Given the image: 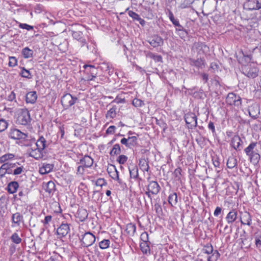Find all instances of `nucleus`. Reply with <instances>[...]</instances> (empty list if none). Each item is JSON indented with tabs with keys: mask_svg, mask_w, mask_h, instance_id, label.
Listing matches in <instances>:
<instances>
[{
	"mask_svg": "<svg viewBox=\"0 0 261 261\" xmlns=\"http://www.w3.org/2000/svg\"><path fill=\"white\" fill-rule=\"evenodd\" d=\"M84 167L83 165L79 166L77 168V174L79 175H83L85 171Z\"/></svg>",
	"mask_w": 261,
	"mask_h": 261,
	"instance_id": "59",
	"label": "nucleus"
},
{
	"mask_svg": "<svg viewBox=\"0 0 261 261\" xmlns=\"http://www.w3.org/2000/svg\"><path fill=\"white\" fill-rule=\"evenodd\" d=\"M139 166L140 169L143 171H148L149 165L148 162L145 159H141L139 161Z\"/></svg>",
	"mask_w": 261,
	"mask_h": 261,
	"instance_id": "29",
	"label": "nucleus"
},
{
	"mask_svg": "<svg viewBox=\"0 0 261 261\" xmlns=\"http://www.w3.org/2000/svg\"><path fill=\"white\" fill-rule=\"evenodd\" d=\"M24 168L23 166H19V167H16V168L14 169V170L12 171V174L14 175H18L22 173L23 171Z\"/></svg>",
	"mask_w": 261,
	"mask_h": 261,
	"instance_id": "46",
	"label": "nucleus"
},
{
	"mask_svg": "<svg viewBox=\"0 0 261 261\" xmlns=\"http://www.w3.org/2000/svg\"><path fill=\"white\" fill-rule=\"evenodd\" d=\"M14 158V155L13 154H5L0 157V164H4L5 162L13 159Z\"/></svg>",
	"mask_w": 261,
	"mask_h": 261,
	"instance_id": "36",
	"label": "nucleus"
},
{
	"mask_svg": "<svg viewBox=\"0 0 261 261\" xmlns=\"http://www.w3.org/2000/svg\"><path fill=\"white\" fill-rule=\"evenodd\" d=\"M87 191V186L83 182H81L79 187V194L81 196H85L86 192Z\"/></svg>",
	"mask_w": 261,
	"mask_h": 261,
	"instance_id": "37",
	"label": "nucleus"
},
{
	"mask_svg": "<svg viewBox=\"0 0 261 261\" xmlns=\"http://www.w3.org/2000/svg\"><path fill=\"white\" fill-rule=\"evenodd\" d=\"M83 67L85 68L86 72L88 74H90L91 76H89L88 79V81H92L96 77L97 74V69L93 65H85Z\"/></svg>",
	"mask_w": 261,
	"mask_h": 261,
	"instance_id": "11",
	"label": "nucleus"
},
{
	"mask_svg": "<svg viewBox=\"0 0 261 261\" xmlns=\"http://www.w3.org/2000/svg\"><path fill=\"white\" fill-rule=\"evenodd\" d=\"M51 219L52 217L51 216H47L45 217L44 220L42 221V223L44 225H46L51 221Z\"/></svg>",
	"mask_w": 261,
	"mask_h": 261,
	"instance_id": "58",
	"label": "nucleus"
},
{
	"mask_svg": "<svg viewBox=\"0 0 261 261\" xmlns=\"http://www.w3.org/2000/svg\"><path fill=\"white\" fill-rule=\"evenodd\" d=\"M54 168L51 164L43 163L39 168V172L41 174H45L51 172Z\"/></svg>",
	"mask_w": 261,
	"mask_h": 261,
	"instance_id": "18",
	"label": "nucleus"
},
{
	"mask_svg": "<svg viewBox=\"0 0 261 261\" xmlns=\"http://www.w3.org/2000/svg\"><path fill=\"white\" fill-rule=\"evenodd\" d=\"M214 251L213 249V247L212 245H207L204 246L203 249V252L204 253L207 254V255H210Z\"/></svg>",
	"mask_w": 261,
	"mask_h": 261,
	"instance_id": "44",
	"label": "nucleus"
},
{
	"mask_svg": "<svg viewBox=\"0 0 261 261\" xmlns=\"http://www.w3.org/2000/svg\"><path fill=\"white\" fill-rule=\"evenodd\" d=\"M96 241V237L90 232H86L81 236V243L84 247L92 245Z\"/></svg>",
	"mask_w": 261,
	"mask_h": 261,
	"instance_id": "4",
	"label": "nucleus"
},
{
	"mask_svg": "<svg viewBox=\"0 0 261 261\" xmlns=\"http://www.w3.org/2000/svg\"><path fill=\"white\" fill-rule=\"evenodd\" d=\"M23 216L19 213L13 214L12 216V227H18L23 223Z\"/></svg>",
	"mask_w": 261,
	"mask_h": 261,
	"instance_id": "10",
	"label": "nucleus"
},
{
	"mask_svg": "<svg viewBox=\"0 0 261 261\" xmlns=\"http://www.w3.org/2000/svg\"><path fill=\"white\" fill-rule=\"evenodd\" d=\"M6 164H7L9 168L11 170V171L12 172L13 170H14V169L15 168H16V167L19 166V164L17 162L15 163H9V162H6Z\"/></svg>",
	"mask_w": 261,
	"mask_h": 261,
	"instance_id": "52",
	"label": "nucleus"
},
{
	"mask_svg": "<svg viewBox=\"0 0 261 261\" xmlns=\"http://www.w3.org/2000/svg\"><path fill=\"white\" fill-rule=\"evenodd\" d=\"M151 57L156 62H161L162 61V57L159 55H151Z\"/></svg>",
	"mask_w": 261,
	"mask_h": 261,
	"instance_id": "63",
	"label": "nucleus"
},
{
	"mask_svg": "<svg viewBox=\"0 0 261 261\" xmlns=\"http://www.w3.org/2000/svg\"><path fill=\"white\" fill-rule=\"evenodd\" d=\"M128 14L134 20H138L140 17V16L138 14L133 12V11H129L128 12Z\"/></svg>",
	"mask_w": 261,
	"mask_h": 261,
	"instance_id": "51",
	"label": "nucleus"
},
{
	"mask_svg": "<svg viewBox=\"0 0 261 261\" xmlns=\"http://www.w3.org/2000/svg\"><path fill=\"white\" fill-rule=\"evenodd\" d=\"M88 215V212L85 209L81 208L77 211L75 217L79 221L83 222L87 219Z\"/></svg>",
	"mask_w": 261,
	"mask_h": 261,
	"instance_id": "16",
	"label": "nucleus"
},
{
	"mask_svg": "<svg viewBox=\"0 0 261 261\" xmlns=\"http://www.w3.org/2000/svg\"><path fill=\"white\" fill-rule=\"evenodd\" d=\"M17 64V60L14 57H10L9 58V65L10 67H15Z\"/></svg>",
	"mask_w": 261,
	"mask_h": 261,
	"instance_id": "49",
	"label": "nucleus"
},
{
	"mask_svg": "<svg viewBox=\"0 0 261 261\" xmlns=\"http://www.w3.org/2000/svg\"><path fill=\"white\" fill-rule=\"evenodd\" d=\"M140 246L143 253L147 254L150 253V248L148 242H141Z\"/></svg>",
	"mask_w": 261,
	"mask_h": 261,
	"instance_id": "38",
	"label": "nucleus"
},
{
	"mask_svg": "<svg viewBox=\"0 0 261 261\" xmlns=\"http://www.w3.org/2000/svg\"><path fill=\"white\" fill-rule=\"evenodd\" d=\"M72 35L74 39L79 41L81 42L82 46H83L86 44V40L85 39L83 38L82 32L72 31Z\"/></svg>",
	"mask_w": 261,
	"mask_h": 261,
	"instance_id": "22",
	"label": "nucleus"
},
{
	"mask_svg": "<svg viewBox=\"0 0 261 261\" xmlns=\"http://www.w3.org/2000/svg\"><path fill=\"white\" fill-rule=\"evenodd\" d=\"M121 152V149L120 145L118 144H116L114 145L112 149L110 152L111 155H115L120 154Z\"/></svg>",
	"mask_w": 261,
	"mask_h": 261,
	"instance_id": "41",
	"label": "nucleus"
},
{
	"mask_svg": "<svg viewBox=\"0 0 261 261\" xmlns=\"http://www.w3.org/2000/svg\"><path fill=\"white\" fill-rule=\"evenodd\" d=\"M130 147L134 146L137 143V138L136 136L128 137L127 138Z\"/></svg>",
	"mask_w": 261,
	"mask_h": 261,
	"instance_id": "48",
	"label": "nucleus"
},
{
	"mask_svg": "<svg viewBox=\"0 0 261 261\" xmlns=\"http://www.w3.org/2000/svg\"><path fill=\"white\" fill-rule=\"evenodd\" d=\"M194 46L197 48L206 49L207 47L202 43H197L195 44Z\"/></svg>",
	"mask_w": 261,
	"mask_h": 261,
	"instance_id": "61",
	"label": "nucleus"
},
{
	"mask_svg": "<svg viewBox=\"0 0 261 261\" xmlns=\"http://www.w3.org/2000/svg\"><path fill=\"white\" fill-rule=\"evenodd\" d=\"M168 202L172 206H174L177 203V196L175 193H173L168 197Z\"/></svg>",
	"mask_w": 261,
	"mask_h": 261,
	"instance_id": "31",
	"label": "nucleus"
},
{
	"mask_svg": "<svg viewBox=\"0 0 261 261\" xmlns=\"http://www.w3.org/2000/svg\"><path fill=\"white\" fill-rule=\"evenodd\" d=\"M110 241L109 240L104 239L99 243V246L101 249H106L109 247Z\"/></svg>",
	"mask_w": 261,
	"mask_h": 261,
	"instance_id": "40",
	"label": "nucleus"
},
{
	"mask_svg": "<svg viewBox=\"0 0 261 261\" xmlns=\"http://www.w3.org/2000/svg\"><path fill=\"white\" fill-rule=\"evenodd\" d=\"M220 257V254L217 250L214 251L207 257L208 261H217Z\"/></svg>",
	"mask_w": 261,
	"mask_h": 261,
	"instance_id": "39",
	"label": "nucleus"
},
{
	"mask_svg": "<svg viewBox=\"0 0 261 261\" xmlns=\"http://www.w3.org/2000/svg\"><path fill=\"white\" fill-rule=\"evenodd\" d=\"M226 102L229 105L238 107L241 105V98L233 93H229L226 97Z\"/></svg>",
	"mask_w": 261,
	"mask_h": 261,
	"instance_id": "5",
	"label": "nucleus"
},
{
	"mask_svg": "<svg viewBox=\"0 0 261 261\" xmlns=\"http://www.w3.org/2000/svg\"><path fill=\"white\" fill-rule=\"evenodd\" d=\"M22 54L24 58H30L33 57V51L29 47H26L22 49Z\"/></svg>",
	"mask_w": 261,
	"mask_h": 261,
	"instance_id": "32",
	"label": "nucleus"
},
{
	"mask_svg": "<svg viewBox=\"0 0 261 261\" xmlns=\"http://www.w3.org/2000/svg\"><path fill=\"white\" fill-rule=\"evenodd\" d=\"M256 1L255 0H250L246 3L244 5L245 7L249 10H257V8L256 7Z\"/></svg>",
	"mask_w": 261,
	"mask_h": 261,
	"instance_id": "34",
	"label": "nucleus"
},
{
	"mask_svg": "<svg viewBox=\"0 0 261 261\" xmlns=\"http://www.w3.org/2000/svg\"><path fill=\"white\" fill-rule=\"evenodd\" d=\"M256 144V142H252L244 150L246 155L249 157L250 162L253 163L258 162L260 159L259 154L254 150Z\"/></svg>",
	"mask_w": 261,
	"mask_h": 261,
	"instance_id": "3",
	"label": "nucleus"
},
{
	"mask_svg": "<svg viewBox=\"0 0 261 261\" xmlns=\"http://www.w3.org/2000/svg\"><path fill=\"white\" fill-rule=\"evenodd\" d=\"M116 108H112L108 112L107 114V117L110 118H113L116 116Z\"/></svg>",
	"mask_w": 261,
	"mask_h": 261,
	"instance_id": "45",
	"label": "nucleus"
},
{
	"mask_svg": "<svg viewBox=\"0 0 261 261\" xmlns=\"http://www.w3.org/2000/svg\"><path fill=\"white\" fill-rule=\"evenodd\" d=\"M11 241L16 244H19L21 242V239L19 237L18 234L16 232H14L11 237Z\"/></svg>",
	"mask_w": 261,
	"mask_h": 261,
	"instance_id": "42",
	"label": "nucleus"
},
{
	"mask_svg": "<svg viewBox=\"0 0 261 261\" xmlns=\"http://www.w3.org/2000/svg\"><path fill=\"white\" fill-rule=\"evenodd\" d=\"M130 177L132 178L136 179L138 177V169L136 166L129 168Z\"/></svg>",
	"mask_w": 261,
	"mask_h": 261,
	"instance_id": "35",
	"label": "nucleus"
},
{
	"mask_svg": "<svg viewBox=\"0 0 261 261\" xmlns=\"http://www.w3.org/2000/svg\"><path fill=\"white\" fill-rule=\"evenodd\" d=\"M20 74L23 77H25L28 79H30L32 77V75L30 72V71L25 69L24 67L22 68Z\"/></svg>",
	"mask_w": 261,
	"mask_h": 261,
	"instance_id": "43",
	"label": "nucleus"
},
{
	"mask_svg": "<svg viewBox=\"0 0 261 261\" xmlns=\"http://www.w3.org/2000/svg\"><path fill=\"white\" fill-rule=\"evenodd\" d=\"M244 73L249 77L254 78L257 75V70L256 68H248L244 69Z\"/></svg>",
	"mask_w": 261,
	"mask_h": 261,
	"instance_id": "23",
	"label": "nucleus"
},
{
	"mask_svg": "<svg viewBox=\"0 0 261 261\" xmlns=\"http://www.w3.org/2000/svg\"><path fill=\"white\" fill-rule=\"evenodd\" d=\"M37 99V95L35 91L28 92L26 95L27 103H34Z\"/></svg>",
	"mask_w": 261,
	"mask_h": 261,
	"instance_id": "20",
	"label": "nucleus"
},
{
	"mask_svg": "<svg viewBox=\"0 0 261 261\" xmlns=\"http://www.w3.org/2000/svg\"><path fill=\"white\" fill-rule=\"evenodd\" d=\"M6 173L9 174H12V171L9 168L7 164L5 163L3 164L0 168V177H2L4 176Z\"/></svg>",
	"mask_w": 261,
	"mask_h": 261,
	"instance_id": "27",
	"label": "nucleus"
},
{
	"mask_svg": "<svg viewBox=\"0 0 261 261\" xmlns=\"http://www.w3.org/2000/svg\"><path fill=\"white\" fill-rule=\"evenodd\" d=\"M108 171L110 176L113 179L117 180L119 184L122 183V180L119 178V172L115 166L111 165V166L108 168Z\"/></svg>",
	"mask_w": 261,
	"mask_h": 261,
	"instance_id": "13",
	"label": "nucleus"
},
{
	"mask_svg": "<svg viewBox=\"0 0 261 261\" xmlns=\"http://www.w3.org/2000/svg\"><path fill=\"white\" fill-rule=\"evenodd\" d=\"M185 119L186 123L190 124L191 126H196L197 125V118L194 114L187 115Z\"/></svg>",
	"mask_w": 261,
	"mask_h": 261,
	"instance_id": "19",
	"label": "nucleus"
},
{
	"mask_svg": "<svg viewBox=\"0 0 261 261\" xmlns=\"http://www.w3.org/2000/svg\"><path fill=\"white\" fill-rule=\"evenodd\" d=\"M76 99V98L72 97L70 94L66 93L62 97V105L64 108L67 109L74 105Z\"/></svg>",
	"mask_w": 261,
	"mask_h": 261,
	"instance_id": "7",
	"label": "nucleus"
},
{
	"mask_svg": "<svg viewBox=\"0 0 261 261\" xmlns=\"http://www.w3.org/2000/svg\"><path fill=\"white\" fill-rule=\"evenodd\" d=\"M117 161L120 164H124L127 160V157L125 155H120L117 159Z\"/></svg>",
	"mask_w": 261,
	"mask_h": 261,
	"instance_id": "50",
	"label": "nucleus"
},
{
	"mask_svg": "<svg viewBox=\"0 0 261 261\" xmlns=\"http://www.w3.org/2000/svg\"><path fill=\"white\" fill-rule=\"evenodd\" d=\"M19 28L23 29H25L28 31L32 30L33 29V27L27 24L26 23H20L19 25Z\"/></svg>",
	"mask_w": 261,
	"mask_h": 261,
	"instance_id": "55",
	"label": "nucleus"
},
{
	"mask_svg": "<svg viewBox=\"0 0 261 261\" xmlns=\"http://www.w3.org/2000/svg\"><path fill=\"white\" fill-rule=\"evenodd\" d=\"M136 225L132 223L126 225L125 231L130 236H133L136 232Z\"/></svg>",
	"mask_w": 261,
	"mask_h": 261,
	"instance_id": "25",
	"label": "nucleus"
},
{
	"mask_svg": "<svg viewBox=\"0 0 261 261\" xmlns=\"http://www.w3.org/2000/svg\"><path fill=\"white\" fill-rule=\"evenodd\" d=\"M15 116L18 123L21 125H27L31 121L30 113L25 108L16 109Z\"/></svg>",
	"mask_w": 261,
	"mask_h": 261,
	"instance_id": "2",
	"label": "nucleus"
},
{
	"mask_svg": "<svg viewBox=\"0 0 261 261\" xmlns=\"http://www.w3.org/2000/svg\"><path fill=\"white\" fill-rule=\"evenodd\" d=\"M160 187L156 181H150L147 187V191L145 192L148 197L151 198V195H156L160 191Z\"/></svg>",
	"mask_w": 261,
	"mask_h": 261,
	"instance_id": "6",
	"label": "nucleus"
},
{
	"mask_svg": "<svg viewBox=\"0 0 261 261\" xmlns=\"http://www.w3.org/2000/svg\"><path fill=\"white\" fill-rule=\"evenodd\" d=\"M208 128L212 131L213 134H215V127L213 122H210L208 124Z\"/></svg>",
	"mask_w": 261,
	"mask_h": 261,
	"instance_id": "62",
	"label": "nucleus"
},
{
	"mask_svg": "<svg viewBox=\"0 0 261 261\" xmlns=\"http://www.w3.org/2000/svg\"><path fill=\"white\" fill-rule=\"evenodd\" d=\"M238 218V212L236 210L233 209L226 215L225 219L228 224H232Z\"/></svg>",
	"mask_w": 261,
	"mask_h": 261,
	"instance_id": "15",
	"label": "nucleus"
},
{
	"mask_svg": "<svg viewBox=\"0 0 261 261\" xmlns=\"http://www.w3.org/2000/svg\"><path fill=\"white\" fill-rule=\"evenodd\" d=\"M70 231V227L67 223H62L57 229V234L59 238L65 237Z\"/></svg>",
	"mask_w": 261,
	"mask_h": 261,
	"instance_id": "9",
	"label": "nucleus"
},
{
	"mask_svg": "<svg viewBox=\"0 0 261 261\" xmlns=\"http://www.w3.org/2000/svg\"><path fill=\"white\" fill-rule=\"evenodd\" d=\"M46 146V141L43 137L41 136L34 144H32L28 148L27 152L30 156L39 160L45 155L46 153L45 148Z\"/></svg>",
	"mask_w": 261,
	"mask_h": 261,
	"instance_id": "1",
	"label": "nucleus"
},
{
	"mask_svg": "<svg viewBox=\"0 0 261 261\" xmlns=\"http://www.w3.org/2000/svg\"><path fill=\"white\" fill-rule=\"evenodd\" d=\"M190 63L192 66H195L197 68H202L204 66V62L201 58L197 60L191 59Z\"/></svg>",
	"mask_w": 261,
	"mask_h": 261,
	"instance_id": "26",
	"label": "nucleus"
},
{
	"mask_svg": "<svg viewBox=\"0 0 261 261\" xmlns=\"http://www.w3.org/2000/svg\"><path fill=\"white\" fill-rule=\"evenodd\" d=\"M148 42L153 47L162 46L164 43L163 39L158 35L152 36Z\"/></svg>",
	"mask_w": 261,
	"mask_h": 261,
	"instance_id": "12",
	"label": "nucleus"
},
{
	"mask_svg": "<svg viewBox=\"0 0 261 261\" xmlns=\"http://www.w3.org/2000/svg\"><path fill=\"white\" fill-rule=\"evenodd\" d=\"M237 165V160L232 156L229 157L227 162V166L228 168L232 169Z\"/></svg>",
	"mask_w": 261,
	"mask_h": 261,
	"instance_id": "33",
	"label": "nucleus"
},
{
	"mask_svg": "<svg viewBox=\"0 0 261 261\" xmlns=\"http://www.w3.org/2000/svg\"><path fill=\"white\" fill-rule=\"evenodd\" d=\"M168 17L172 23L175 26L178 27V28L176 29V31L184 33L183 27L180 25L178 20L174 18V15L171 11H169Z\"/></svg>",
	"mask_w": 261,
	"mask_h": 261,
	"instance_id": "17",
	"label": "nucleus"
},
{
	"mask_svg": "<svg viewBox=\"0 0 261 261\" xmlns=\"http://www.w3.org/2000/svg\"><path fill=\"white\" fill-rule=\"evenodd\" d=\"M240 221L242 224L250 226L252 223V218L250 214L246 211L241 213Z\"/></svg>",
	"mask_w": 261,
	"mask_h": 261,
	"instance_id": "14",
	"label": "nucleus"
},
{
	"mask_svg": "<svg viewBox=\"0 0 261 261\" xmlns=\"http://www.w3.org/2000/svg\"><path fill=\"white\" fill-rule=\"evenodd\" d=\"M95 185L97 186L102 187L106 185V182L103 178H99L96 181Z\"/></svg>",
	"mask_w": 261,
	"mask_h": 261,
	"instance_id": "53",
	"label": "nucleus"
},
{
	"mask_svg": "<svg viewBox=\"0 0 261 261\" xmlns=\"http://www.w3.org/2000/svg\"><path fill=\"white\" fill-rule=\"evenodd\" d=\"M44 189L49 195H53L55 191V184L52 181H49L46 184Z\"/></svg>",
	"mask_w": 261,
	"mask_h": 261,
	"instance_id": "24",
	"label": "nucleus"
},
{
	"mask_svg": "<svg viewBox=\"0 0 261 261\" xmlns=\"http://www.w3.org/2000/svg\"><path fill=\"white\" fill-rule=\"evenodd\" d=\"M18 188V184L16 181L10 182L7 187L8 191L11 194L15 193Z\"/></svg>",
	"mask_w": 261,
	"mask_h": 261,
	"instance_id": "28",
	"label": "nucleus"
},
{
	"mask_svg": "<svg viewBox=\"0 0 261 261\" xmlns=\"http://www.w3.org/2000/svg\"><path fill=\"white\" fill-rule=\"evenodd\" d=\"M8 127V123L4 119L0 120V132L5 130Z\"/></svg>",
	"mask_w": 261,
	"mask_h": 261,
	"instance_id": "47",
	"label": "nucleus"
},
{
	"mask_svg": "<svg viewBox=\"0 0 261 261\" xmlns=\"http://www.w3.org/2000/svg\"><path fill=\"white\" fill-rule=\"evenodd\" d=\"M9 136L11 138L14 140H24L27 138L26 134L16 128L11 129Z\"/></svg>",
	"mask_w": 261,
	"mask_h": 261,
	"instance_id": "8",
	"label": "nucleus"
},
{
	"mask_svg": "<svg viewBox=\"0 0 261 261\" xmlns=\"http://www.w3.org/2000/svg\"><path fill=\"white\" fill-rule=\"evenodd\" d=\"M116 127L114 125L109 126L106 130L107 134H114L115 132Z\"/></svg>",
	"mask_w": 261,
	"mask_h": 261,
	"instance_id": "56",
	"label": "nucleus"
},
{
	"mask_svg": "<svg viewBox=\"0 0 261 261\" xmlns=\"http://www.w3.org/2000/svg\"><path fill=\"white\" fill-rule=\"evenodd\" d=\"M121 144L125 145L126 147H130L127 138H123L121 140Z\"/></svg>",
	"mask_w": 261,
	"mask_h": 261,
	"instance_id": "64",
	"label": "nucleus"
},
{
	"mask_svg": "<svg viewBox=\"0 0 261 261\" xmlns=\"http://www.w3.org/2000/svg\"><path fill=\"white\" fill-rule=\"evenodd\" d=\"M141 242H148V235L146 232H143L141 234Z\"/></svg>",
	"mask_w": 261,
	"mask_h": 261,
	"instance_id": "54",
	"label": "nucleus"
},
{
	"mask_svg": "<svg viewBox=\"0 0 261 261\" xmlns=\"http://www.w3.org/2000/svg\"><path fill=\"white\" fill-rule=\"evenodd\" d=\"M241 139L238 136H235L231 140V145L235 149H238L241 145Z\"/></svg>",
	"mask_w": 261,
	"mask_h": 261,
	"instance_id": "30",
	"label": "nucleus"
},
{
	"mask_svg": "<svg viewBox=\"0 0 261 261\" xmlns=\"http://www.w3.org/2000/svg\"><path fill=\"white\" fill-rule=\"evenodd\" d=\"M213 165L215 167H219L220 166V162L217 157H214L212 159Z\"/></svg>",
	"mask_w": 261,
	"mask_h": 261,
	"instance_id": "60",
	"label": "nucleus"
},
{
	"mask_svg": "<svg viewBox=\"0 0 261 261\" xmlns=\"http://www.w3.org/2000/svg\"><path fill=\"white\" fill-rule=\"evenodd\" d=\"M132 103L135 107H141L143 101L139 99H134L133 100Z\"/></svg>",
	"mask_w": 261,
	"mask_h": 261,
	"instance_id": "57",
	"label": "nucleus"
},
{
	"mask_svg": "<svg viewBox=\"0 0 261 261\" xmlns=\"http://www.w3.org/2000/svg\"><path fill=\"white\" fill-rule=\"evenodd\" d=\"M80 163L85 167H90L93 164V159L89 155H85L80 160Z\"/></svg>",
	"mask_w": 261,
	"mask_h": 261,
	"instance_id": "21",
	"label": "nucleus"
}]
</instances>
